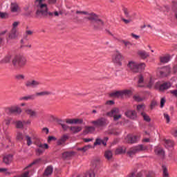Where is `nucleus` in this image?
<instances>
[{"label":"nucleus","instance_id":"1","mask_svg":"<svg viewBox=\"0 0 177 177\" xmlns=\"http://www.w3.org/2000/svg\"><path fill=\"white\" fill-rule=\"evenodd\" d=\"M46 0H36L35 3L37 5V10L36 11V15L39 17H44L46 16H53V12H50L48 8V4L45 2Z\"/></svg>","mask_w":177,"mask_h":177},{"label":"nucleus","instance_id":"2","mask_svg":"<svg viewBox=\"0 0 177 177\" xmlns=\"http://www.w3.org/2000/svg\"><path fill=\"white\" fill-rule=\"evenodd\" d=\"M84 19L91 21V26L93 27L94 30H102L106 24V21L102 20L99 17V16L95 13H91L87 17H85Z\"/></svg>","mask_w":177,"mask_h":177},{"label":"nucleus","instance_id":"3","mask_svg":"<svg viewBox=\"0 0 177 177\" xmlns=\"http://www.w3.org/2000/svg\"><path fill=\"white\" fill-rule=\"evenodd\" d=\"M27 59L24 56L18 54L13 57L12 60V64L17 70H20L26 64Z\"/></svg>","mask_w":177,"mask_h":177},{"label":"nucleus","instance_id":"4","mask_svg":"<svg viewBox=\"0 0 177 177\" xmlns=\"http://www.w3.org/2000/svg\"><path fill=\"white\" fill-rule=\"evenodd\" d=\"M127 66L133 73H142L146 67L145 63H138L135 62H129Z\"/></svg>","mask_w":177,"mask_h":177},{"label":"nucleus","instance_id":"5","mask_svg":"<svg viewBox=\"0 0 177 177\" xmlns=\"http://www.w3.org/2000/svg\"><path fill=\"white\" fill-rule=\"evenodd\" d=\"M149 147L144 145H138L137 146H134L131 147L129 151L127 152L129 156H132L133 154H136L137 153H140V151H146L148 150Z\"/></svg>","mask_w":177,"mask_h":177},{"label":"nucleus","instance_id":"6","mask_svg":"<svg viewBox=\"0 0 177 177\" xmlns=\"http://www.w3.org/2000/svg\"><path fill=\"white\" fill-rule=\"evenodd\" d=\"M90 123L93 125L95 129L100 128L101 127H104V125L106 124V119L101 118L96 120H93L90 122Z\"/></svg>","mask_w":177,"mask_h":177},{"label":"nucleus","instance_id":"7","mask_svg":"<svg viewBox=\"0 0 177 177\" xmlns=\"http://www.w3.org/2000/svg\"><path fill=\"white\" fill-rule=\"evenodd\" d=\"M129 91L124 90V91H115L113 92L110 94V96L111 97H122L124 95H129Z\"/></svg>","mask_w":177,"mask_h":177},{"label":"nucleus","instance_id":"8","mask_svg":"<svg viewBox=\"0 0 177 177\" xmlns=\"http://www.w3.org/2000/svg\"><path fill=\"white\" fill-rule=\"evenodd\" d=\"M25 85L27 88H38L41 85L40 82L37 80H28Z\"/></svg>","mask_w":177,"mask_h":177},{"label":"nucleus","instance_id":"9","mask_svg":"<svg viewBox=\"0 0 177 177\" xmlns=\"http://www.w3.org/2000/svg\"><path fill=\"white\" fill-rule=\"evenodd\" d=\"M140 139V137L139 136H132V135H128L125 138V140L127 143H136L138 140Z\"/></svg>","mask_w":177,"mask_h":177},{"label":"nucleus","instance_id":"10","mask_svg":"<svg viewBox=\"0 0 177 177\" xmlns=\"http://www.w3.org/2000/svg\"><path fill=\"white\" fill-rule=\"evenodd\" d=\"M159 86V91H167V89H169L171 87V83L169 82H165L160 85V83L157 82L155 84V88H158Z\"/></svg>","mask_w":177,"mask_h":177},{"label":"nucleus","instance_id":"11","mask_svg":"<svg viewBox=\"0 0 177 177\" xmlns=\"http://www.w3.org/2000/svg\"><path fill=\"white\" fill-rule=\"evenodd\" d=\"M109 140V137L104 138L103 140L100 138H96L95 142H94V146H100L102 145L103 146H107V141Z\"/></svg>","mask_w":177,"mask_h":177},{"label":"nucleus","instance_id":"12","mask_svg":"<svg viewBox=\"0 0 177 177\" xmlns=\"http://www.w3.org/2000/svg\"><path fill=\"white\" fill-rule=\"evenodd\" d=\"M158 73L160 75V77H167L169 73H171V69L168 66H165L163 68H161Z\"/></svg>","mask_w":177,"mask_h":177},{"label":"nucleus","instance_id":"13","mask_svg":"<svg viewBox=\"0 0 177 177\" xmlns=\"http://www.w3.org/2000/svg\"><path fill=\"white\" fill-rule=\"evenodd\" d=\"M125 115L129 118H131V120H136V118H138L136 111L128 110L125 112Z\"/></svg>","mask_w":177,"mask_h":177},{"label":"nucleus","instance_id":"14","mask_svg":"<svg viewBox=\"0 0 177 177\" xmlns=\"http://www.w3.org/2000/svg\"><path fill=\"white\" fill-rule=\"evenodd\" d=\"M114 63H117L120 66L121 60H122V55L119 52H116L115 55L113 57Z\"/></svg>","mask_w":177,"mask_h":177},{"label":"nucleus","instance_id":"15","mask_svg":"<svg viewBox=\"0 0 177 177\" xmlns=\"http://www.w3.org/2000/svg\"><path fill=\"white\" fill-rule=\"evenodd\" d=\"M64 121L66 124H82L84 122V120L77 118L66 119Z\"/></svg>","mask_w":177,"mask_h":177},{"label":"nucleus","instance_id":"16","mask_svg":"<svg viewBox=\"0 0 177 177\" xmlns=\"http://www.w3.org/2000/svg\"><path fill=\"white\" fill-rule=\"evenodd\" d=\"M3 161L6 165H9L13 161V156L12 154L6 155L3 158Z\"/></svg>","mask_w":177,"mask_h":177},{"label":"nucleus","instance_id":"17","mask_svg":"<svg viewBox=\"0 0 177 177\" xmlns=\"http://www.w3.org/2000/svg\"><path fill=\"white\" fill-rule=\"evenodd\" d=\"M92 168L96 171L100 167V158H96L91 162Z\"/></svg>","mask_w":177,"mask_h":177},{"label":"nucleus","instance_id":"18","mask_svg":"<svg viewBox=\"0 0 177 177\" xmlns=\"http://www.w3.org/2000/svg\"><path fill=\"white\" fill-rule=\"evenodd\" d=\"M155 153L161 158H164V156H165V151L161 147L155 148Z\"/></svg>","mask_w":177,"mask_h":177},{"label":"nucleus","instance_id":"19","mask_svg":"<svg viewBox=\"0 0 177 177\" xmlns=\"http://www.w3.org/2000/svg\"><path fill=\"white\" fill-rule=\"evenodd\" d=\"M25 113L27 115H29L30 118H35L37 117V112L31 109H26Z\"/></svg>","mask_w":177,"mask_h":177},{"label":"nucleus","instance_id":"20","mask_svg":"<svg viewBox=\"0 0 177 177\" xmlns=\"http://www.w3.org/2000/svg\"><path fill=\"white\" fill-rule=\"evenodd\" d=\"M10 9L12 13H19V12H20V7H19L17 3H12Z\"/></svg>","mask_w":177,"mask_h":177},{"label":"nucleus","instance_id":"21","mask_svg":"<svg viewBox=\"0 0 177 177\" xmlns=\"http://www.w3.org/2000/svg\"><path fill=\"white\" fill-rule=\"evenodd\" d=\"M36 97H37L36 94H32V95H26L24 97H21L19 98V100H25L26 102H27L28 100H35Z\"/></svg>","mask_w":177,"mask_h":177},{"label":"nucleus","instance_id":"22","mask_svg":"<svg viewBox=\"0 0 177 177\" xmlns=\"http://www.w3.org/2000/svg\"><path fill=\"white\" fill-rule=\"evenodd\" d=\"M69 129L73 133H78V132H81L82 131V127L72 126L69 127Z\"/></svg>","mask_w":177,"mask_h":177},{"label":"nucleus","instance_id":"23","mask_svg":"<svg viewBox=\"0 0 177 177\" xmlns=\"http://www.w3.org/2000/svg\"><path fill=\"white\" fill-rule=\"evenodd\" d=\"M73 177H95V170L90 169L88 171H87L85 175H78Z\"/></svg>","mask_w":177,"mask_h":177},{"label":"nucleus","instance_id":"24","mask_svg":"<svg viewBox=\"0 0 177 177\" xmlns=\"http://www.w3.org/2000/svg\"><path fill=\"white\" fill-rule=\"evenodd\" d=\"M120 113V109L118 108H113L111 111L106 113L109 117H115Z\"/></svg>","mask_w":177,"mask_h":177},{"label":"nucleus","instance_id":"25","mask_svg":"<svg viewBox=\"0 0 177 177\" xmlns=\"http://www.w3.org/2000/svg\"><path fill=\"white\" fill-rule=\"evenodd\" d=\"M125 153H127V147L124 146L118 147L115 151V154H125Z\"/></svg>","mask_w":177,"mask_h":177},{"label":"nucleus","instance_id":"26","mask_svg":"<svg viewBox=\"0 0 177 177\" xmlns=\"http://www.w3.org/2000/svg\"><path fill=\"white\" fill-rule=\"evenodd\" d=\"M95 127L87 126L85 127L84 133V135H88V133H93L95 132Z\"/></svg>","mask_w":177,"mask_h":177},{"label":"nucleus","instance_id":"27","mask_svg":"<svg viewBox=\"0 0 177 177\" xmlns=\"http://www.w3.org/2000/svg\"><path fill=\"white\" fill-rule=\"evenodd\" d=\"M53 173V167L52 166H48L46 169L44 176H49V175H52Z\"/></svg>","mask_w":177,"mask_h":177},{"label":"nucleus","instance_id":"28","mask_svg":"<svg viewBox=\"0 0 177 177\" xmlns=\"http://www.w3.org/2000/svg\"><path fill=\"white\" fill-rule=\"evenodd\" d=\"M17 37V29H12L9 33V38L15 39Z\"/></svg>","mask_w":177,"mask_h":177},{"label":"nucleus","instance_id":"29","mask_svg":"<svg viewBox=\"0 0 177 177\" xmlns=\"http://www.w3.org/2000/svg\"><path fill=\"white\" fill-rule=\"evenodd\" d=\"M160 63H168L171 60V57L169 55H164L160 57Z\"/></svg>","mask_w":177,"mask_h":177},{"label":"nucleus","instance_id":"30","mask_svg":"<svg viewBox=\"0 0 177 177\" xmlns=\"http://www.w3.org/2000/svg\"><path fill=\"white\" fill-rule=\"evenodd\" d=\"M9 112L13 114L14 113H17V114H20L21 113V109L19 107H12L9 109Z\"/></svg>","mask_w":177,"mask_h":177},{"label":"nucleus","instance_id":"31","mask_svg":"<svg viewBox=\"0 0 177 177\" xmlns=\"http://www.w3.org/2000/svg\"><path fill=\"white\" fill-rule=\"evenodd\" d=\"M50 95H53V93H52V92L50 91H47L36 93V96H49Z\"/></svg>","mask_w":177,"mask_h":177},{"label":"nucleus","instance_id":"32","mask_svg":"<svg viewBox=\"0 0 177 177\" xmlns=\"http://www.w3.org/2000/svg\"><path fill=\"white\" fill-rule=\"evenodd\" d=\"M141 116L144 119V121H146L147 122H150V121H151L150 116H149V115L145 112H141Z\"/></svg>","mask_w":177,"mask_h":177},{"label":"nucleus","instance_id":"33","mask_svg":"<svg viewBox=\"0 0 177 177\" xmlns=\"http://www.w3.org/2000/svg\"><path fill=\"white\" fill-rule=\"evenodd\" d=\"M64 122H65L64 120H58V124L61 125L62 129H64V131H67V129H68V128L70 129V127L66 124H65Z\"/></svg>","mask_w":177,"mask_h":177},{"label":"nucleus","instance_id":"34","mask_svg":"<svg viewBox=\"0 0 177 177\" xmlns=\"http://www.w3.org/2000/svg\"><path fill=\"white\" fill-rule=\"evenodd\" d=\"M89 149H92V145H85L84 147H83L82 148H78L77 150L79 151H83L84 153H85V151H88V150H89Z\"/></svg>","mask_w":177,"mask_h":177},{"label":"nucleus","instance_id":"35","mask_svg":"<svg viewBox=\"0 0 177 177\" xmlns=\"http://www.w3.org/2000/svg\"><path fill=\"white\" fill-rule=\"evenodd\" d=\"M74 156V152L67 151L62 153V157L64 158H70V157H73Z\"/></svg>","mask_w":177,"mask_h":177},{"label":"nucleus","instance_id":"36","mask_svg":"<svg viewBox=\"0 0 177 177\" xmlns=\"http://www.w3.org/2000/svg\"><path fill=\"white\" fill-rule=\"evenodd\" d=\"M68 139V137L67 136H63L58 141L57 145L60 146L61 145H63L66 140Z\"/></svg>","mask_w":177,"mask_h":177},{"label":"nucleus","instance_id":"37","mask_svg":"<svg viewBox=\"0 0 177 177\" xmlns=\"http://www.w3.org/2000/svg\"><path fill=\"white\" fill-rule=\"evenodd\" d=\"M41 162V159H36L32 163L29 164L26 168L25 169H28V168H31V167H32V165H37V164H39V162Z\"/></svg>","mask_w":177,"mask_h":177},{"label":"nucleus","instance_id":"38","mask_svg":"<svg viewBox=\"0 0 177 177\" xmlns=\"http://www.w3.org/2000/svg\"><path fill=\"white\" fill-rule=\"evenodd\" d=\"M138 78L139 79H138V86L139 88H143V85L142 84L145 82V79L143 78V75H140Z\"/></svg>","mask_w":177,"mask_h":177},{"label":"nucleus","instance_id":"39","mask_svg":"<svg viewBox=\"0 0 177 177\" xmlns=\"http://www.w3.org/2000/svg\"><path fill=\"white\" fill-rule=\"evenodd\" d=\"M139 56H140L142 59H146V57H149V53H146V51L141 50L138 52Z\"/></svg>","mask_w":177,"mask_h":177},{"label":"nucleus","instance_id":"40","mask_svg":"<svg viewBox=\"0 0 177 177\" xmlns=\"http://www.w3.org/2000/svg\"><path fill=\"white\" fill-rule=\"evenodd\" d=\"M142 176L143 174H142V172H132L131 174H129L127 177H142Z\"/></svg>","mask_w":177,"mask_h":177},{"label":"nucleus","instance_id":"41","mask_svg":"<svg viewBox=\"0 0 177 177\" xmlns=\"http://www.w3.org/2000/svg\"><path fill=\"white\" fill-rule=\"evenodd\" d=\"M165 147H174V141L171 140H166L165 142Z\"/></svg>","mask_w":177,"mask_h":177},{"label":"nucleus","instance_id":"42","mask_svg":"<svg viewBox=\"0 0 177 177\" xmlns=\"http://www.w3.org/2000/svg\"><path fill=\"white\" fill-rule=\"evenodd\" d=\"M123 12H124V16H126L127 19H132V15H129V10H128V8H123Z\"/></svg>","mask_w":177,"mask_h":177},{"label":"nucleus","instance_id":"43","mask_svg":"<svg viewBox=\"0 0 177 177\" xmlns=\"http://www.w3.org/2000/svg\"><path fill=\"white\" fill-rule=\"evenodd\" d=\"M10 60H12V55H8L2 60V63H10Z\"/></svg>","mask_w":177,"mask_h":177},{"label":"nucleus","instance_id":"44","mask_svg":"<svg viewBox=\"0 0 177 177\" xmlns=\"http://www.w3.org/2000/svg\"><path fill=\"white\" fill-rule=\"evenodd\" d=\"M120 131H117V129H113L108 131V135H120Z\"/></svg>","mask_w":177,"mask_h":177},{"label":"nucleus","instance_id":"45","mask_svg":"<svg viewBox=\"0 0 177 177\" xmlns=\"http://www.w3.org/2000/svg\"><path fill=\"white\" fill-rule=\"evenodd\" d=\"M105 158H106L107 160H110L111 158V157H113V153L111 152V151H106L105 152Z\"/></svg>","mask_w":177,"mask_h":177},{"label":"nucleus","instance_id":"46","mask_svg":"<svg viewBox=\"0 0 177 177\" xmlns=\"http://www.w3.org/2000/svg\"><path fill=\"white\" fill-rule=\"evenodd\" d=\"M37 147L39 149H49V145H48V144H42V143H39L37 144Z\"/></svg>","mask_w":177,"mask_h":177},{"label":"nucleus","instance_id":"47","mask_svg":"<svg viewBox=\"0 0 177 177\" xmlns=\"http://www.w3.org/2000/svg\"><path fill=\"white\" fill-rule=\"evenodd\" d=\"M16 127L19 129H21V128H24V124H23V122H21L20 120L17 121L16 122Z\"/></svg>","mask_w":177,"mask_h":177},{"label":"nucleus","instance_id":"48","mask_svg":"<svg viewBox=\"0 0 177 177\" xmlns=\"http://www.w3.org/2000/svg\"><path fill=\"white\" fill-rule=\"evenodd\" d=\"M146 109V106H145V104H139L137 106V110L138 112L143 111Z\"/></svg>","mask_w":177,"mask_h":177},{"label":"nucleus","instance_id":"49","mask_svg":"<svg viewBox=\"0 0 177 177\" xmlns=\"http://www.w3.org/2000/svg\"><path fill=\"white\" fill-rule=\"evenodd\" d=\"M76 14L77 15H84L86 16V17L87 16H89V15H91V13H88V12L86 11H79V10H77L76 11Z\"/></svg>","mask_w":177,"mask_h":177},{"label":"nucleus","instance_id":"50","mask_svg":"<svg viewBox=\"0 0 177 177\" xmlns=\"http://www.w3.org/2000/svg\"><path fill=\"white\" fill-rule=\"evenodd\" d=\"M26 142L28 146H31L32 145V141L31 140V137L26 136Z\"/></svg>","mask_w":177,"mask_h":177},{"label":"nucleus","instance_id":"51","mask_svg":"<svg viewBox=\"0 0 177 177\" xmlns=\"http://www.w3.org/2000/svg\"><path fill=\"white\" fill-rule=\"evenodd\" d=\"M164 118L166 120L167 124H169V121H171V118L169 117V115L168 113H164Z\"/></svg>","mask_w":177,"mask_h":177},{"label":"nucleus","instance_id":"52","mask_svg":"<svg viewBox=\"0 0 177 177\" xmlns=\"http://www.w3.org/2000/svg\"><path fill=\"white\" fill-rule=\"evenodd\" d=\"M17 140H23L24 139L23 133L18 132L17 133Z\"/></svg>","mask_w":177,"mask_h":177},{"label":"nucleus","instance_id":"53","mask_svg":"<svg viewBox=\"0 0 177 177\" xmlns=\"http://www.w3.org/2000/svg\"><path fill=\"white\" fill-rule=\"evenodd\" d=\"M133 99L136 100V102H142L143 100V98L140 97V96L136 95L133 97Z\"/></svg>","mask_w":177,"mask_h":177},{"label":"nucleus","instance_id":"54","mask_svg":"<svg viewBox=\"0 0 177 177\" xmlns=\"http://www.w3.org/2000/svg\"><path fill=\"white\" fill-rule=\"evenodd\" d=\"M122 117V115H121L120 113H119L115 116H113V120L118 121V120H120V118H121Z\"/></svg>","mask_w":177,"mask_h":177},{"label":"nucleus","instance_id":"55","mask_svg":"<svg viewBox=\"0 0 177 177\" xmlns=\"http://www.w3.org/2000/svg\"><path fill=\"white\" fill-rule=\"evenodd\" d=\"M0 172H3V173L6 174V175L10 174V173L9 171H8V169H6V168H0Z\"/></svg>","mask_w":177,"mask_h":177},{"label":"nucleus","instance_id":"56","mask_svg":"<svg viewBox=\"0 0 177 177\" xmlns=\"http://www.w3.org/2000/svg\"><path fill=\"white\" fill-rule=\"evenodd\" d=\"M154 84V80L150 79L149 84H147V88H151L153 85Z\"/></svg>","mask_w":177,"mask_h":177},{"label":"nucleus","instance_id":"57","mask_svg":"<svg viewBox=\"0 0 177 177\" xmlns=\"http://www.w3.org/2000/svg\"><path fill=\"white\" fill-rule=\"evenodd\" d=\"M122 44H124V45L127 48H130V46H132V44H131V42H129V41H122Z\"/></svg>","mask_w":177,"mask_h":177},{"label":"nucleus","instance_id":"58","mask_svg":"<svg viewBox=\"0 0 177 177\" xmlns=\"http://www.w3.org/2000/svg\"><path fill=\"white\" fill-rule=\"evenodd\" d=\"M147 177H155L156 174H154V171H149L147 175Z\"/></svg>","mask_w":177,"mask_h":177},{"label":"nucleus","instance_id":"59","mask_svg":"<svg viewBox=\"0 0 177 177\" xmlns=\"http://www.w3.org/2000/svg\"><path fill=\"white\" fill-rule=\"evenodd\" d=\"M19 24H20L19 22L15 21L12 24V30H16V28H17V26H19Z\"/></svg>","mask_w":177,"mask_h":177},{"label":"nucleus","instance_id":"60","mask_svg":"<svg viewBox=\"0 0 177 177\" xmlns=\"http://www.w3.org/2000/svg\"><path fill=\"white\" fill-rule=\"evenodd\" d=\"M0 17L1 19H6L8 17V14H6V12H0Z\"/></svg>","mask_w":177,"mask_h":177},{"label":"nucleus","instance_id":"61","mask_svg":"<svg viewBox=\"0 0 177 177\" xmlns=\"http://www.w3.org/2000/svg\"><path fill=\"white\" fill-rule=\"evenodd\" d=\"M157 106V102L156 101H152L151 103V109L153 110V108H155Z\"/></svg>","mask_w":177,"mask_h":177},{"label":"nucleus","instance_id":"62","mask_svg":"<svg viewBox=\"0 0 177 177\" xmlns=\"http://www.w3.org/2000/svg\"><path fill=\"white\" fill-rule=\"evenodd\" d=\"M165 99L164 97L161 98L160 100V107L162 109L164 107V104H165Z\"/></svg>","mask_w":177,"mask_h":177},{"label":"nucleus","instance_id":"63","mask_svg":"<svg viewBox=\"0 0 177 177\" xmlns=\"http://www.w3.org/2000/svg\"><path fill=\"white\" fill-rule=\"evenodd\" d=\"M32 34H34L32 30H26L25 38H27V35H32Z\"/></svg>","mask_w":177,"mask_h":177},{"label":"nucleus","instance_id":"64","mask_svg":"<svg viewBox=\"0 0 177 177\" xmlns=\"http://www.w3.org/2000/svg\"><path fill=\"white\" fill-rule=\"evenodd\" d=\"M15 77L17 80H24V75H17Z\"/></svg>","mask_w":177,"mask_h":177}]
</instances>
